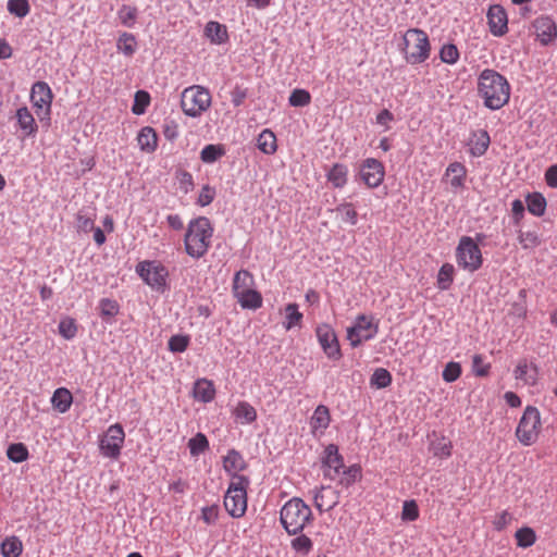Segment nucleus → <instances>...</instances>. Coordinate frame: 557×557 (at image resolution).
<instances>
[{"instance_id": "nucleus-63", "label": "nucleus", "mask_w": 557, "mask_h": 557, "mask_svg": "<svg viewBox=\"0 0 557 557\" xmlns=\"http://www.w3.org/2000/svg\"><path fill=\"white\" fill-rule=\"evenodd\" d=\"M512 218L516 224H519L524 213V205L520 199H516L511 203Z\"/></svg>"}, {"instance_id": "nucleus-61", "label": "nucleus", "mask_w": 557, "mask_h": 557, "mask_svg": "<svg viewBox=\"0 0 557 557\" xmlns=\"http://www.w3.org/2000/svg\"><path fill=\"white\" fill-rule=\"evenodd\" d=\"M201 518L206 524H214L219 518V507L216 505L203 507Z\"/></svg>"}, {"instance_id": "nucleus-9", "label": "nucleus", "mask_w": 557, "mask_h": 557, "mask_svg": "<svg viewBox=\"0 0 557 557\" xmlns=\"http://www.w3.org/2000/svg\"><path fill=\"white\" fill-rule=\"evenodd\" d=\"M456 261L460 268L471 273L482 267V252L472 237L462 236L460 238L456 248Z\"/></svg>"}, {"instance_id": "nucleus-25", "label": "nucleus", "mask_w": 557, "mask_h": 557, "mask_svg": "<svg viewBox=\"0 0 557 557\" xmlns=\"http://www.w3.org/2000/svg\"><path fill=\"white\" fill-rule=\"evenodd\" d=\"M137 143L143 152L152 153L158 147V135L152 127L145 126L137 135Z\"/></svg>"}, {"instance_id": "nucleus-55", "label": "nucleus", "mask_w": 557, "mask_h": 557, "mask_svg": "<svg viewBox=\"0 0 557 557\" xmlns=\"http://www.w3.org/2000/svg\"><path fill=\"white\" fill-rule=\"evenodd\" d=\"M491 364L484 362L482 355H474L472 358V371L476 376H486L490 373Z\"/></svg>"}, {"instance_id": "nucleus-51", "label": "nucleus", "mask_w": 557, "mask_h": 557, "mask_svg": "<svg viewBox=\"0 0 557 557\" xmlns=\"http://www.w3.org/2000/svg\"><path fill=\"white\" fill-rule=\"evenodd\" d=\"M8 10L11 14L24 17L29 13V4L27 0H9Z\"/></svg>"}, {"instance_id": "nucleus-28", "label": "nucleus", "mask_w": 557, "mask_h": 557, "mask_svg": "<svg viewBox=\"0 0 557 557\" xmlns=\"http://www.w3.org/2000/svg\"><path fill=\"white\" fill-rule=\"evenodd\" d=\"M215 388L212 381L207 379H199L194 385L195 399L203 403H210L214 399Z\"/></svg>"}, {"instance_id": "nucleus-40", "label": "nucleus", "mask_w": 557, "mask_h": 557, "mask_svg": "<svg viewBox=\"0 0 557 557\" xmlns=\"http://www.w3.org/2000/svg\"><path fill=\"white\" fill-rule=\"evenodd\" d=\"M370 384L376 388H385L392 384V374L384 368H377L370 377Z\"/></svg>"}, {"instance_id": "nucleus-38", "label": "nucleus", "mask_w": 557, "mask_h": 557, "mask_svg": "<svg viewBox=\"0 0 557 557\" xmlns=\"http://www.w3.org/2000/svg\"><path fill=\"white\" fill-rule=\"evenodd\" d=\"M188 449L191 456L197 457L209 448V441L202 433H197L188 441Z\"/></svg>"}, {"instance_id": "nucleus-42", "label": "nucleus", "mask_w": 557, "mask_h": 557, "mask_svg": "<svg viewBox=\"0 0 557 557\" xmlns=\"http://www.w3.org/2000/svg\"><path fill=\"white\" fill-rule=\"evenodd\" d=\"M137 9L132 5L123 4L117 11V17L122 25L133 27L137 18Z\"/></svg>"}, {"instance_id": "nucleus-21", "label": "nucleus", "mask_w": 557, "mask_h": 557, "mask_svg": "<svg viewBox=\"0 0 557 557\" xmlns=\"http://www.w3.org/2000/svg\"><path fill=\"white\" fill-rule=\"evenodd\" d=\"M331 423V413L326 406L319 405L311 418H310V429L311 433L314 437H320L325 433V430L329 428Z\"/></svg>"}, {"instance_id": "nucleus-4", "label": "nucleus", "mask_w": 557, "mask_h": 557, "mask_svg": "<svg viewBox=\"0 0 557 557\" xmlns=\"http://www.w3.org/2000/svg\"><path fill=\"white\" fill-rule=\"evenodd\" d=\"M233 295L244 309H258L262 306V297L255 289L253 275L247 270L235 273L233 278Z\"/></svg>"}, {"instance_id": "nucleus-26", "label": "nucleus", "mask_w": 557, "mask_h": 557, "mask_svg": "<svg viewBox=\"0 0 557 557\" xmlns=\"http://www.w3.org/2000/svg\"><path fill=\"white\" fill-rule=\"evenodd\" d=\"M445 176L449 180V184L454 189L462 188L465 186L467 169L460 162H453L447 166Z\"/></svg>"}, {"instance_id": "nucleus-57", "label": "nucleus", "mask_w": 557, "mask_h": 557, "mask_svg": "<svg viewBox=\"0 0 557 557\" xmlns=\"http://www.w3.org/2000/svg\"><path fill=\"white\" fill-rule=\"evenodd\" d=\"M293 549L301 554H308L312 549V541L306 535H299L292 540Z\"/></svg>"}, {"instance_id": "nucleus-37", "label": "nucleus", "mask_w": 557, "mask_h": 557, "mask_svg": "<svg viewBox=\"0 0 557 557\" xmlns=\"http://www.w3.org/2000/svg\"><path fill=\"white\" fill-rule=\"evenodd\" d=\"M517 546L528 548L536 542V534L532 528L523 527L516 531Z\"/></svg>"}, {"instance_id": "nucleus-33", "label": "nucleus", "mask_w": 557, "mask_h": 557, "mask_svg": "<svg viewBox=\"0 0 557 557\" xmlns=\"http://www.w3.org/2000/svg\"><path fill=\"white\" fill-rule=\"evenodd\" d=\"M117 51L126 57H132L137 50V41L133 34L122 33L116 41Z\"/></svg>"}, {"instance_id": "nucleus-24", "label": "nucleus", "mask_w": 557, "mask_h": 557, "mask_svg": "<svg viewBox=\"0 0 557 557\" xmlns=\"http://www.w3.org/2000/svg\"><path fill=\"white\" fill-rule=\"evenodd\" d=\"M205 36L213 45H223L228 40L226 26L215 21H210L206 24Z\"/></svg>"}, {"instance_id": "nucleus-41", "label": "nucleus", "mask_w": 557, "mask_h": 557, "mask_svg": "<svg viewBox=\"0 0 557 557\" xmlns=\"http://www.w3.org/2000/svg\"><path fill=\"white\" fill-rule=\"evenodd\" d=\"M8 458L13 462L25 461L29 454L27 447L23 443L11 444L7 450Z\"/></svg>"}, {"instance_id": "nucleus-20", "label": "nucleus", "mask_w": 557, "mask_h": 557, "mask_svg": "<svg viewBox=\"0 0 557 557\" xmlns=\"http://www.w3.org/2000/svg\"><path fill=\"white\" fill-rule=\"evenodd\" d=\"M533 27L536 37L540 39L542 45H548L557 36V26L555 22L548 16H540L535 18Z\"/></svg>"}, {"instance_id": "nucleus-59", "label": "nucleus", "mask_w": 557, "mask_h": 557, "mask_svg": "<svg viewBox=\"0 0 557 557\" xmlns=\"http://www.w3.org/2000/svg\"><path fill=\"white\" fill-rule=\"evenodd\" d=\"M342 473L345 476L341 480V483L346 486H349L350 484H352L356 480H358L361 476L360 467L357 465L350 466L347 469L344 468L342 470Z\"/></svg>"}, {"instance_id": "nucleus-29", "label": "nucleus", "mask_w": 557, "mask_h": 557, "mask_svg": "<svg viewBox=\"0 0 557 557\" xmlns=\"http://www.w3.org/2000/svg\"><path fill=\"white\" fill-rule=\"evenodd\" d=\"M348 166L343 163H334L326 174L327 181L334 188H343L348 181Z\"/></svg>"}, {"instance_id": "nucleus-43", "label": "nucleus", "mask_w": 557, "mask_h": 557, "mask_svg": "<svg viewBox=\"0 0 557 557\" xmlns=\"http://www.w3.org/2000/svg\"><path fill=\"white\" fill-rule=\"evenodd\" d=\"M335 212L342 215L343 221L349 223L350 225H355L358 221V213L354 208L352 203L344 202L338 205L335 208Z\"/></svg>"}, {"instance_id": "nucleus-11", "label": "nucleus", "mask_w": 557, "mask_h": 557, "mask_svg": "<svg viewBox=\"0 0 557 557\" xmlns=\"http://www.w3.org/2000/svg\"><path fill=\"white\" fill-rule=\"evenodd\" d=\"M136 272L143 281L156 290H163L169 275L168 269L159 261H141L136 267Z\"/></svg>"}, {"instance_id": "nucleus-16", "label": "nucleus", "mask_w": 557, "mask_h": 557, "mask_svg": "<svg viewBox=\"0 0 557 557\" xmlns=\"http://www.w3.org/2000/svg\"><path fill=\"white\" fill-rule=\"evenodd\" d=\"M324 468V476L330 480H335L345 468L342 455L338 453V447L334 444H330L324 449L322 458Z\"/></svg>"}, {"instance_id": "nucleus-18", "label": "nucleus", "mask_w": 557, "mask_h": 557, "mask_svg": "<svg viewBox=\"0 0 557 557\" xmlns=\"http://www.w3.org/2000/svg\"><path fill=\"white\" fill-rule=\"evenodd\" d=\"M513 375L523 385L535 386L540 380V370L535 363L529 362L527 359H520L513 370Z\"/></svg>"}, {"instance_id": "nucleus-45", "label": "nucleus", "mask_w": 557, "mask_h": 557, "mask_svg": "<svg viewBox=\"0 0 557 557\" xmlns=\"http://www.w3.org/2000/svg\"><path fill=\"white\" fill-rule=\"evenodd\" d=\"M150 103V95L145 90H138L135 94L132 111L134 114L140 115L145 113Z\"/></svg>"}, {"instance_id": "nucleus-31", "label": "nucleus", "mask_w": 557, "mask_h": 557, "mask_svg": "<svg viewBox=\"0 0 557 557\" xmlns=\"http://www.w3.org/2000/svg\"><path fill=\"white\" fill-rule=\"evenodd\" d=\"M258 148L265 154H273L277 150L276 136L270 129H263L257 138Z\"/></svg>"}, {"instance_id": "nucleus-12", "label": "nucleus", "mask_w": 557, "mask_h": 557, "mask_svg": "<svg viewBox=\"0 0 557 557\" xmlns=\"http://www.w3.org/2000/svg\"><path fill=\"white\" fill-rule=\"evenodd\" d=\"M125 440V433L121 424L115 423L108 428L99 440V449L102 456L117 459L121 455Z\"/></svg>"}, {"instance_id": "nucleus-49", "label": "nucleus", "mask_w": 557, "mask_h": 557, "mask_svg": "<svg viewBox=\"0 0 557 557\" xmlns=\"http://www.w3.org/2000/svg\"><path fill=\"white\" fill-rule=\"evenodd\" d=\"M440 58L444 63L455 64L459 59V51L455 45L447 44L442 47Z\"/></svg>"}, {"instance_id": "nucleus-5", "label": "nucleus", "mask_w": 557, "mask_h": 557, "mask_svg": "<svg viewBox=\"0 0 557 557\" xmlns=\"http://www.w3.org/2000/svg\"><path fill=\"white\" fill-rule=\"evenodd\" d=\"M403 52L407 63L420 64L430 57L431 44L428 34L419 28L408 29L404 37Z\"/></svg>"}, {"instance_id": "nucleus-53", "label": "nucleus", "mask_w": 557, "mask_h": 557, "mask_svg": "<svg viewBox=\"0 0 557 557\" xmlns=\"http://www.w3.org/2000/svg\"><path fill=\"white\" fill-rule=\"evenodd\" d=\"M59 333L65 339H72L73 337H75L77 333V326L75 324V321L70 318L61 320V322L59 323Z\"/></svg>"}, {"instance_id": "nucleus-48", "label": "nucleus", "mask_w": 557, "mask_h": 557, "mask_svg": "<svg viewBox=\"0 0 557 557\" xmlns=\"http://www.w3.org/2000/svg\"><path fill=\"white\" fill-rule=\"evenodd\" d=\"M77 230L88 233L95 227V214H88L83 210L77 213L76 216Z\"/></svg>"}, {"instance_id": "nucleus-7", "label": "nucleus", "mask_w": 557, "mask_h": 557, "mask_svg": "<svg viewBox=\"0 0 557 557\" xmlns=\"http://www.w3.org/2000/svg\"><path fill=\"white\" fill-rule=\"evenodd\" d=\"M250 480L247 476H234L224 496L225 510L233 518H242L247 510V490Z\"/></svg>"}, {"instance_id": "nucleus-30", "label": "nucleus", "mask_w": 557, "mask_h": 557, "mask_svg": "<svg viewBox=\"0 0 557 557\" xmlns=\"http://www.w3.org/2000/svg\"><path fill=\"white\" fill-rule=\"evenodd\" d=\"M73 403L71 392L65 387H59L54 391L51 397L52 407L60 413L66 412Z\"/></svg>"}, {"instance_id": "nucleus-54", "label": "nucleus", "mask_w": 557, "mask_h": 557, "mask_svg": "<svg viewBox=\"0 0 557 557\" xmlns=\"http://www.w3.org/2000/svg\"><path fill=\"white\" fill-rule=\"evenodd\" d=\"M189 345V337L187 335H173L169 339V349L173 352H183Z\"/></svg>"}, {"instance_id": "nucleus-3", "label": "nucleus", "mask_w": 557, "mask_h": 557, "mask_svg": "<svg viewBox=\"0 0 557 557\" xmlns=\"http://www.w3.org/2000/svg\"><path fill=\"white\" fill-rule=\"evenodd\" d=\"M311 508L298 497L287 500L280 511V520L288 534H298L312 521Z\"/></svg>"}, {"instance_id": "nucleus-13", "label": "nucleus", "mask_w": 557, "mask_h": 557, "mask_svg": "<svg viewBox=\"0 0 557 557\" xmlns=\"http://www.w3.org/2000/svg\"><path fill=\"white\" fill-rule=\"evenodd\" d=\"M358 176L367 187L376 188L385 177L384 164L375 158H367L359 165Z\"/></svg>"}, {"instance_id": "nucleus-35", "label": "nucleus", "mask_w": 557, "mask_h": 557, "mask_svg": "<svg viewBox=\"0 0 557 557\" xmlns=\"http://www.w3.org/2000/svg\"><path fill=\"white\" fill-rule=\"evenodd\" d=\"M528 210L535 216H542L546 210V200L540 193L529 194L527 197Z\"/></svg>"}, {"instance_id": "nucleus-36", "label": "nucleus", "mask_w": 557, "mask_h": 557, "mask_svg": "<svg viewBox=\"0 0 557 557\" xmlns=\"http://www.w3.org/2000/svg\"><path fill=\"white\" fill-rule=\"evenodd\" d=\"M455 268L451 263H444L437 273V287L447 290L454 282Z\"/></svg>"}, {"instance_id": "nucleus-32", "label": "nucleus", "mask_w": 557, "mask_h": 557, "mask_svg": "<svg viewBox=\"0 0 557 557\" xmlns=\"http://www.w3.org/2000/svg\"><path fill=\"white\" fill-rule=\"evenodd\" d=\"M285 312V321L283 322V326L286 331L292 330L293 327L300 326L302 321V313L298 310L297 304H288L284 308Z\"/></svg>"}, {"instance_id": "nucleus-8", "label": "nucleus", "mask_w": 557, "mask_h": 557, "mask_svg": "<svg viewBox=\"0 0 557 557\" xmlns=\"http://www.w3.org/2000/svg\"><path fill=\"white\" fill-rule=\"evenodd\" d=\"M542 431L540 410L534 406H527L516 428V437L523 446L535 444Z\"/></svg>"}, {"instance_id": "nucleus-19", "label": "nucleus", "mask_w": 557, "mask_h": 557, "mask_svg": "<svg viewBox=\"0 0 557 557\" xmlns=\"http://www.w3.org/2000/svg\"><path fill=\"white\" fill-rule=\"evenodd\" d=\"M341 494L331 486L320 487L313 496L314 506L320 511H329L339 503Z\"/></svg>"}, {"instance_id": "nucleus-2", "label": "nucleus", "mask_w": 557, "mask_h": 557, "mask_svg": "<svg viewBox=\"0 0 557 557\" xmlns=\"http://www.w3.org/2000/svg\"><path fill=\"white\" fill-rule=\"evenodd\" d=\"M213 227L206 216H199L188 223L184 238L185 251L195 259L203 257L211 246Z\"/></svg>"}, {"instance_id": "nucleus-58", "label": "nucleus", "mask_w": 557, "mask_h": 557, "mask_svg": "<svg viewBox=\"0 0 557 557\" xmlns=\"http://www.w3.org/2000/svg\"><path fill=\"white\" fill-rule=\"evenodd\" d=\"M102 317H114L119 313V305L115 300L103 298L99 302Z\"/></svg>"}, {"instance_id": "nucleus-27", "label": "nucleus", "mask_w": 557, "mask_h": 557, "mask_svg": "<svg viewBox=\"0 0 557 557\" xmlns=\"http://www.w3.org/2000/svg\"><path fill=\"white\" fill-rule=\"evenodd\" d=\"M232 414L235 420L240 424H250L257 420V410L248 401H239L234 409Z\"/></svg>"}, {"instance_id": "nucleus-62", "label": "nucleus", "mask_w": 557, "mask_h": 557, "mask_svg": "<svg viewBox=\"0 0 557 557\" xmlns=\"http://www.w3.org/2000/svg\"><path fill=\"white\" fill-rule=\"evenodd\" d=\"M247 98V89L240 86H235L231 91V100L235 107H239Z\"/></svg>"}, {"instance_id": "nucleus-14", "label": "nucleus", "mask_w": 557, "mask_h": 557, "mask_svg": "<svg viewBox=\"0 0 557 557\" xmlns=\"http://www.w3.org/2000/svg\"><path fill=\"white\" fill-rule=\"evenodd\" d=\"M318 341L324 354L333 360L342 357L339 343L333 327L326 323L318 325L315 330Z\"/></svg>"}, {"instance_id": "nucleus-22", "label": "nucleus", "mask_w": 557, "mask_h": 557, "mask_svg": "<svg viewBox=\"0 0 557 557\" xmlns=\"http://www.w3.org/2000/svg\"><path fill=\"white\" fill-rule=\"evenodd\" d=\"M15 117L17 126L22 131L24 137L34 136L37 133L38 126L27 107L18 108L16 110Z\"/></svg>"}, {"instance_id": "nucleus-56", "label": "nucleus", "mask_w": 557, "mask_h": 557, "mask_svg": "<svg viewBox=\"0 0 557 557\" xmlns=\"http://www.w3.org/2000/svg\"><path fill=\"white\" fill-rule=\"evenodd\" d=\"M419 518V508L414 500H407L403 505L401 519L404 521H414Z\"/></svg>"}, {"instance_id": "nucleus-17", "label": "nucleus", "mask_w": 557, "mask_h": 557, "mask_svg": "<svg viewBox=\"0 0 557 557\" xmlns=\"http://www.w3.org/2000/svg\"><path fill=\"white\" fill-rule=\"evenodd\" d=\"M486 16L490 32L494 36L500 37L508 32L507 12L502 5H491Z\"/></svg>"}, {"instance_id": "nucleus-1", "label": "nucleus", "mask_w": 557, "mask_h": 557, "mask_svg": "<svg viewBox=\"0 0 557 557\" xmlns=\"http://www.w3.org/2000/svg\"><path fill=\"white\" fill-rule=\"evenodd\" d=\"M511 87L508 79L492 69H485L478 77V95L490 110H499L510 99Z\"/></svg>"}, {"instance_id": "nucleus-10", "label": "nucleus", "mask_w": 557, "mask_h": 557, "mask_svg": "<svg viewBox=\"0 0 557 557\" xmlns=\"http://www.w3.org/2000/svg\"><path fill=\"white\" fill-rule=\"evenodd\" d=\"M373 320L371 315L358 314L354 325L347 329V339L354 348L360 346L363 341L375 337L379 332V323Z\"/></svg>"}, {"instance_id": "nucleus-6", "label": "nucleus", "mask_w": 557, "mask_h": 557, "mask_svg": "<svg viewBox=\"0 0 557 557\" xmlns=\"http://www.w3.org/2000/svg\"><path fill=\"white\" fill-rule=\"evenodd\" d=\"M212 104L209 89L200 85L186 87L181 94V108L190 117H200Z\"/></svg>"}, {"instance_id": "nucleus-47", "label": "nucleus", "mask_w": 557, "mask_h": 557, "mask_svg": "<svg viewBox=\"0 0 557 557\" xmlns=\"http://www.w3.org/2000/svg\"><path fill=\"white\" fill-rule=\"evenodd\" d=\"M288 101L293 107H305L311 102V96L306 89H294Z\"/></svg>"}, {"instance_id": "nucleus-64", "label": "nucleus", "mask_w": 557, "mask_h": 557, "mask_svg": "<svg viewBox=\"0 0 557 557\" xmlns=\"http://www.w3.org/2000/svg\"><path fill=\"white\" fill-rule=\"evenodd\" d=\"M545 181L549 187H557V165H552L547 169L545 173Z\"/></svg>"}, {"instance_id": "nucleus-23", "label": "nucleus", "mask_w": 557, "mask_h": 557, "mask_svg": "<svg viewBox=\"0 0 557 557\" xmlns=\"http://www.w3.org/2000/svg\"><path fill=\"white\" fill-rule=\"evenodd\" d=\"M246 467L247 465L243 456L235 449L230 450L223 458V468L232 476V479L234 476H242L238 473L245 470Z\"/></svg>"}, {"instance_id": "nucleus-39", "label": "nucleus", "mask_w": 557, "mask_h": 557, "mask_svg": "<svg viewBox=\"0 0 557 557\" xmlns=\"http://www.w3.org/2000/svg\"><path fill=\"white\" fill-rule=\"evenodd\" d=\"M225 153L222 145H207L200 152V159L205 163H213Z\"/></svg>"}, {"instance_id": "nucleus-34", "label": "nucleus", "mask_w": 557, "mask_h": 557, "mask_svg": "<svg viewBox=\"0 0 557 557\" xmlns=\"http://www.w3.org/2000/svg\"><path fill=\"white\" fill-rule=\"evenodd\" d=\"M0 548L3 557H20L23 552V544L17 536H9L3 540Z\"/></svg>"}, {"instance_id": "nucleus-60", "label": "nucleus", "mask_w": 557, "mask_h": 557, "mask_svg": "<svg viewBox=\"0 0 557 557\" xmlns=\"http://www.w3.org/2000/svg\"><path fill=\"white\" fill-rule=\"evenodd\" d=\"M215 197V189L209 185H205L198 196L197 203L201 207L210 205Z\"/></svg>"}, {"instance_id": "nucleus-52", "label": "nucleus", "mask_w": 557, "mask_h": 557, "mask_svg": "<svg viewBox=\"0 0 557 557\" xmlns=\"http://www.w3.org/2000/svg\"><path fill=\"white\" fill-rule=\"evenodd\" d=\"M512 513L508 510H503L494 516L492 524L496 531H503L512 522Z\"/></svg>"}, {"instance_id": "nucleus-46", "label": "nucleus", "mask_w": 557, "mask_h": 557, "mask_svg": "<svg viewBox=\"0 0 557 557\" xmlns=\"http://www.w3.org/2000/svg\"><path fill=\"white\" fill-rule=\"evenodd\" d=\"M490 145V136L487 132L482 131L476 135V140L471 147V153L473 156H482L486 152Z\"/></svg>"}, {"instance_id": "nucleus-44", "label": "nucleus", "mask_w": 557, "mask_h": 557, "mask_svg": "<svg viewBox=\"0 0 557 557\" xmlns=\"http://www.w3.org/2000/svg\"><path fill=\"white\" fill-rule=\"evenodd\" d=\"M518 240L523 249H533L541 244L540 236L536 232L531 231H519Z\"/></svg>"}, {"instance_id": "nucleus-50", "label": "nucleus", "mask_w": 557, "mask_h": 557, "mask_svg": "<svg viewBox=\"0 0 557 557\" xmlns=\"http://www.w3.org/2000/svg\"><path fill=\"white\" fill-rule=\"evenodd\" d=\"M461 375V366L458 362H448L442 373L443 380L447 383L457 381Z\"/></svg>"}, {"instance_id": "nucleus-15", "label": "nucleus", "mask_w": 557, "mask_h": 557, "mask_svg": "<svg viewBox=\"0 0 557 557\" xmlns=\"http://www.w3.org/2000/svg\"><path fill=\"white\" fill-rule=\"evenodd\" d=\"M53 94L51 88L46 82H36L30 91V101L37 109V114L40 116L42 112L45 116H49L51 112V104Z\"/></svg>"}]
</instances>
